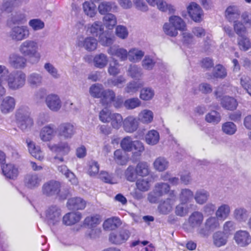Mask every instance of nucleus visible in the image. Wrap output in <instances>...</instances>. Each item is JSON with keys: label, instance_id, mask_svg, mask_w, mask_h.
<instances>
[{"label": "nucleus", "instance_id": "0e129e2a", "mask_svg": "<svg viewBox=\"0 0 251 251\" xmlns=\"http://www.w3.org/2000/svg\"><path fill=\"white\" fill-rule=\"evenodd\" d=\"M238 45L241 50L247 51L251 47L250 39L244 35L239 36L238 39Z\"/></svg>", "mask_w": 251, "mask_h": 251}, {"label": "nucleus", "instance_id": "ea45409f", "mask_svg": "<svg viewBox=\"0 0 251 251\" xmlns=\"http://www.w3.org/2000/svg\"><path fill=\"white\" fill-rule=\"evenodd\" d=\"M115 97V93L113 90L110 89L104 90L101 97L100 98L101 99L100 102L103 106H108L114 101Z\"/></svg>", "mask_w": 251, "mask_h": 251}, {"label": "nucleus", "instance_id": "39448f33", "mask_svg": "<svg viewBox=\"0 0 251 251\" xmlns=\"http://www.w3.org/2000/svg\"><path fill=\"white\" fill-rule=\"evenodd\" d=\"M219 219L216 216H211L206 219L204 226L198 230L201 237L207 238L211 233L220 227Z\"/></svg>", "mask_w": 251, "mask_h": 251}, {"label": "nucleus", "instance_id": "a19ab883", "mask_svg": "<svg viewBox=\"0 0 251 251\" xmlns=\"http://www.w3.org/2000/svg\"><path fill=\"white\" fill-rule=\"evenodd\" d=\"M233 216L237 221L240 223L245 222L248 218V212L246 208L243 207H238L234 210Z\"/></svg>", "mask_w": 251, "mask_h": 251}, {"label": "nucleus", "instance_id": "0eeeda50", "mask_svg": "<svg viewBox=\"0 0 251 251\" xmlns=\"http://www.w3.org/2000/svg\"><path fill=\"white\" fill-rule=\"evenodd\" d=\"M130 235L129 230L121 229L111 232L109 235V241L112 244L121 245L128 240Z\"/></svg>", "mask_w": 251, "mask_h": 251}, {"label": "nucleus", "instance_id": "2eb2a0df", "mask_svg": "<svg viewBox=\"0 0 251 251\" xmlns=\"http://www.w3.org/2000/svg\"><path fill=\"white\" fill-rule=\"evenodd\" d=\"M76 44L79 47L84 48L88 51H92L96 50L98 41L93 37H87L85 38L80 37L77 38Z\"/></svg>", "mask_w": 251, "mask_h": 251}, {"label": "nucleus", "instance_id": "bf43d9fd", "mask_svg": "<svg viewBox=\"0 0 251 251\" xmlns=\"http://www.w3.org/2000/svg\"><path fill=\"white\" fill-rule=\"evenodd\" d=\"M127 74L132 78H138L143 74L142 70L136 65L130 64L127 70Z\"/></svg>", "mask_w": 251, "mask_h": 251}, {"label": "nucleus", "instance_id": "e433bc0d", "mask_svg": "<svg viewBox=\"0 0 251 251\" xmlns=\"http://www.w3.org/2000/svg\"><path fill=\"white\" fill-rule=\"evenodd\" d=\"M27 83L32 88H37L42 85L43 83L42 75L37 73L30 74L27 78Z\"/></svg>", "mask_w": 251, "mask_h": 251}, {"label": "nucleus", "instance_id": "09e8293b", "mask_svg": "<svg viewBox=\"0 0 251 251\" xmlns=\"http://www.w3.org/2000/svg\"><path fill=\"white\" fill-rule=\"evenodd\" d=\"M103 23L107 28L112 29L117 24V18L113 14L108 13L103 17Z\"/></svg>", "mask_w": 251, "mask_h": 251}, {"label": "nucleus", "instance_id": "aec40b11", "mask_svg": "<svg viewBox=\"0 0 251 251\" xmlns=\"http://www.w3.org/2000/svg\"><path fill=\"white\" fill-rule=\"evenodd\" d=\"M187 9L189 16L194 21L198 23L201 21L203 12L198 4L195 2H191Z\"/></svg>", "mask_w": 251, "mask_h": 251}, {"label": "nucleus", "instance_id": "79ce46f5", "mask_svg": "<svg viewBox=\"0 0 251 251\" xmlns=\"http://www.w3.org/2000/svg\"><path fill=\"white\" fill-rule=\"evenodd\" d=\"M101 222V217L99 214H94L86 217L83 221V225L88 227H96Z\"/></svg>", "mask_w": 251, "mask_h": 251}, {"label": "nucleus", "instance_id": "bb28decb", "mask_svg": "<svg viewBox=\"0 0 251 251\" xmlns=\"http://www.w3.org/2000/svg\"><path fill=\"white\" fill-rule=\"evenodd\" d=\"M175 201V199L173 198H168L164 201H161L158 206V211L161 214H168L172 211Z\"/></svg>", "mask_w": 251, "mask_h": 251}, {"label": "nucleus", "instance_id": "37998d69", "mask_svg": "<svg viewBox=\"0 0 251 251\" xmlns=\"http://www.w3.org/2000/svg\"><path fill=\"white\" fill-rule=\"evenodd\" d=\"M159 132L156 130H151L145 135V142L149 145L154 146L156 145L159 142Z\"/></svg>", "mask_w": 251, "mask_h": 251}, {"label": "nucleus", "instance_id": "de8ad7c7", "mask_svg": "<svg viewBox=\"0 0 251 251\" xmlns=\"http://www.w3.org/2000/svg\"><path fill=\"white\" fill-rule=\"evenodd\" d=\"M104 91L103 85L99 83L93 84L89 88L90 95L95 98H100Z\"/></svg>", "mask_w": 251, "mask_h": 251}, {"label": "nucleus", "instance_id": "4468645a", "mask_svg": "<svg viewBox=\"0 0 251 251\" xmlns=\"http://www.w3.org/2000/svg\"><path fill=\"white\" fill-rule=\"evenodd\" d=\"M204 220L203 214L200 211H194L192 212L189 216L187 220V223L191 229L198 230L202 226H201Z\"/></svg>", "mask_w": 251, "mask_h": 251}, {"label": "nucleus", "instance_id": "69168bd1", "mask_svg": "<svg viewBox=\"0 0 251 251\" xmlns=\"http://www.w3.org/2000/svg\"><path fill=\"white\" fill-rule=\"evenodd\" d=\"M137 188L140 191L146 192L150 188V181L148 178H140L136 182Z\"/></svg>", "mask_w": 251, "mask_h": 251}, {"label": "nucleus", "instance_id": "f257e3e1", "mask_svg": "<svg viewBox=\"0 0 251 251\" xmlns=\"http://www.w3.org/2000/svg\"><path fill=\"white\" fill-rule=\"evenodd\" d=\"M38 43L34 40H26L21 43L19 47L20 53L29 58L32 64L38 63L41 59V54L38 51Z\"/></svg>", "mask_w": 251, "mask_h": 251}, {"label": "nucleus", "instance_id": "3c124183", "mask_svg": "<svg viewBox=\"0 0 251 251\" xmlns=\"http://www.w3.org/2000/svg\"><path fill=\"white\" fill-rule=\"evenodd\" d=\"M83 10L84 13L90 18H93L97 14L95 4L88 1H85L83 3Z\"/></svg>", "mask_w": 251, "mask_h": 251}, {"label": "nucleus", "instance_id": "72a5a7b5", "mask_svg": "<svg viewBox=\"0 0 251 251\" xmlns=\"http://www.w3.org/2000/svg\"><path fill=\"white\" fill-rule=\"evenodd\" d=\"M121 224V221L119 218L113 217L105 220L102 226L105 230H113L120 226Z\"/></svg>", "mask_w": 251, "mask_h": 251}, {"label": "nucleus", "instance_id": "9b49d317", "mask_svg": "<svg viewBox=\"0 0 251 251\" xmlns=\"http://www.w3.org/2000/svg\"><path fill=\"white\" fill-rule=\"evenodd\" d=\"M47 107L52 112H58L62 108V102L60 97L56 94H50L45 98Z\"/></svg>", "mask_w": 251, "mask_h": 251}, {"label": "nucleus", "instance_id": "58836bf2", "mask_svg": "<svg viewBox=\"0 0 251 251\" xmlns=\"http://www.w3.org/2000/svg\"><path fill=\"white\" fill-rule=\"evenodd\" d=\"M169 21L176 30L178 31H185L186 30V25L184 20L180 17L177 16H172L169 18Z\"/></svg>", "mask_w": 251, "mask_h": 251}, {"label": "nucleus", "instance_id": "473e14b6", "mask_svg": "<svg viewBox=\"0 0 251 251\" xmlns=\"http://www.w3.org/2000/svg\"><path fill=\"white\" fill-rule=\"evenodd\" d=\"M225 14L229 22L234 23L239 19L240 12L237 6H229L226 8Z\"/></svg>", "mask_w": 251, "mask_h": 251}, {"label": "nucleus", "instance_id": "774afa93", "mask_svg": "<svg viewBox=\"0 0 251 251\" xmlns=\"http://www.w3.org/2000/svg\"><path fill=\"white\" fill-rule=\"evenodd\" d=\"M112 112L107 108H104L99 113V119L103 123H109L113 115Z\"/></svg>", "mask_w": 251, "mask_h": 251}, {"label": "nucleus", "instance_id": "4c0bfd02", "mask_svg": "<svg viewBox=\"0 0 251 251\" xmlns=\"http://www.w3.org/2000/svg\"><path fill=\"white\" fill-rule=\"evenodd\" d=\"M213 244L217 247L226 245L227 242L228 236L222 231H217L213 235Z\"/></svg>", "mask_w": 251, "mask_h": 251}, {"label": "nucleus", "instance_id": "c756f323", "mask_svg": "<svg viewBox=\"0 0 251 251\" xmlns=\"http://www.w3.org/2000/svg\"><path fill=\"white\" fill-rule=\"evenodd\" d=\"M118 8L115 2L104 1L98 5V11L101 15H105L109 12H116Z\"/></svg>", "mask_w": 251, "mask_h": 251}, {"label": "nucleus", "instance_id": "20e7f679", "mask_svg": "<svg viewBox=\"0 0 251 251\" xmlns=\"http://www.w3.org/2000/svg\"><path fill=\"white\" fill-rule=\"evenodd\" d=\"M29 115V109L27 107H22L16 112L18 126L23 131L29 129L33 125V120Z\"/></svg>", "mask_w": 251, "mask_h": 251}, {"label": "nucleus", "instance_id": "7c9ffc66", "mask_svg": "<svg viewBox=\"0 0 251 251\" xmlns=\"http://www.w3.org/2000/svg\"><path fill=\"white\" fill-rule=\"evenodd\" d=\"M103 25L101 22L96 21L86 26V32L94 36H99L103 31Z\"/></svg>", "mask_w": 251, "mask_h": 251}, {"label": "nucleus", "instance_id": "dca6fc26", "mask_svg": "<svg viewBox=\"0 0 251 251\" xmlns=\"http://www.w3.org/2000/svg\"><path fill=\"white\" fill-rule=\"evenodd\" d=\"M55 134V126L50 124L43 126L39 132V138L43 142H50L54 138Z\"/></svg>", "mask_w": 251, "mask_h": 251}, {"label": "nucleus", "instance_id": "f03ea898", "mask_svg": "<svg viewBox=\"0 0 251 251\" xmlns=\"http://www.w3.org/2000/svg\"><path fill=\"white\" fill-rule=\"evenodd\" d=\"M122 150L126 152H132L133 157H139L145 151L144 144L139 140H133L130 136L123 138L120 142Z\"/></svg>", "mask_w": 251, "mask_h": 251}, {"label": "nucleus", "instance_id": "c85d7f7f", "mask_svg": "<svg viewBox=\"0 0 251 251\" xmlns=\"http://www.w3.org/2000/svg\"><path fill=\"white\" fill-rule=\"evenodd\" d=\"M86 201L80 197H74L69 199L67 206L70 209L74 210H83L86 206Z\"/></svg>", "mask_w": 251, "mask_h": 251}, {"label": "nucleus", "instance_id": "c03bdc74", "mask_svg": "<svg viewBox=\"0 0 251 251\" xmlns=\"http://www.w3.org/2000/svg\"><path fill=\"white\" fill-rule=\"evenodd\" d=\"M221 104L225 108L230 110H233L236 108L238 105V103L234 98L225 96L222 99Z\"/></svg>", "mask_w": 251, "mask_h": 251}, {"label": "nucleus", "instance_id": "a18cd8bd", "mask_svg": "<svg viewBox=\"0 0 251 251\" xmlns=\"http://www.w3.org/2000/svg\"><path fill=\"white\" fill-rule=\"evenodd\" d=\"M153 165L156 170L159 172H163L168 168L169 162L163 157H158L155 159Z\"/></svg>", "mask_w": 251, "mask_h": 251}, {"label": "nucleus", "instance_id": "603ef678", "mask_svg": "<svg viewBox=\"0 0 251 251\" xmlns=\"http://www.w3.org/2000/svg\"><path fill=\"white\" fill-rule=\"evenodd\" d=\"M114 37L108 32L103 31L99 36V41L103 46H111L114 42Z\"/></svg>", "mask_w": 251, "mask_h": 251}, {"label": "nucleus", "instance_id": "423d86ee", "mask_svg": "<svg viewBox=\"0 0 251 251\" xmlns=\"http://www.w3.org/2000/svg\"><path fill=\"white\" fill-rule=\"evenodd\" d=\"M30 35L29 30L26 26L17 25L12 27L8 33V37L14 41H21L28 38Z\"/></svg>", "mask_w": 251, "mask_h": 251}, {"label": "nucleus", "instance_id": "a878e982", "mask_svg": "<svg viewBox=\"0 0 251 251\" xmlns=\"http://www.w3.org/2000/svg\"><path fill=\"white\" fill-rule=\"evenodd\" d=\"M26 143L29 152L32 156L40 161L44 159V155L40 146H36L35 143L30 140H26Z\"/></svg>", "mask_w": 251, "mask_h": 251}, {"label": "nucleus", "instance_id": "13d9d810", "mask_svg": "<svg viewBox=\"0 0 251 251\" xmlns=\"http://www.w3.org/2000/svg\"><path fill=\"white\" fill-rule=\"evenodd\" d=\"M124 119L122 116L117 113H113L110 121L113 128L119 129L123 124Z\"/></svg>", "mask_w": 251, "mask_h": 251}, {"label": "nucleus", "instance_id": "f704fd0d", "mask_svg": "<svg viewBox=\"0 0 251 251\" xmlns=\"http://www.w3.org/2000/svg\"><path fill=\"white\" fill-rule=\"evenodd\" d=\"M231 208L230 206L226 203H223L219 206L216 211V216L220 220L224 221L230 215Z\"/></svg>", "mask_w": 251, "mask_h": 251}, {"label": "nucleus", "instance_id": "338daca9", "mask_svg": "<svg viewBox=\"0 0 251 251\" xmlns=\"http://www.w3.org/2000/svg\"><path fill=\"white\" fill-rule=\"evenodd\" d=\"M194 196L193 192L189 189H182L179 195L181 202L187 203Z\"/></svg>", "mask_w": 251, "mask_h": 251}, {"label": "nucleus", "instance_id": "412c9836", "mask_svg": "<svg viewBox=\"0 0 251 251\" xmlns=\"http://www.w3.org/2000/svg\"><path fill=\"white\" fill-rule=\"evenodd\" d=\"M41 181V176L35 173L27 174L24 179L25 186L31 189L38 187L40 185Z\"/></svg>", "mask_w": 251, "mask_h": 251}, {"label": "nucleus", "instance_id": "f8f14e48", "mask_svg": "<svg viewBox=\"0 0 251 251\" xmlns=\"http://www.w3.org/2000/svg\"><path fill=\"white\" fill-rule=\"evenodd\" d=\"M75 132V126L71 123H63L58 127V135L65 139H71Z\"/></svg>", "mask_w": 251, "mask_h": 251}, {"label": "nucleus", "instance_id": "c9c22d12", "mask_svg": "<svg viewBox=\"0 0 251 251\" xmlns=\"http://www.w3.org/2000/svg\"><path fill=\"white\" fill-rule=\"evenodd\" d=\"M108 62L107 56L102 53L96 54L93 59L94 66L99 69H103L105 68Z\"/></svg>", "mask_w": 251, "mask_h": 251}, {"label": "nucleus", "instance_id": "5fc2aeb1", "mask_svg": "<svg viewBox=\"0 0 251 251\" xmlns=\"http://www.w3.org/2000/svg\"><path fill=\"white\" fill-rule=\"evenodd\" d=\"M170 186L166 183H158L155 185L154 190L155 194L162 197L170 191Z\"/></svg>", "mask_w": 251, "mask_h": 251}, {"label": "nucleus", "instance_id": "e2e57ef3", "mask_svg": "<svg viewBox=\"0 0 251 251\" xmlns=\"http://www.w3.org/2000/svg\"><path fill=\"white\" fill-rule=\"evenodd\" d=\"M221 120V117L220 113L216 111H212L205 116V120L210 123L216 124L219 123Z\"/></svg>", "mask_w": 251, "mask_h": 251}, {"label": "nucleus", "instance_id": "6ab92c4d", "mask_svg": "<svg viewBox=\"0 0 251 251\" xmlns=\"http://www.w3.org/2000/svg\"><path fill=\"white\" fill-rule=\"evenodd\" d=\"M139 124L138 119L134 116L129 115L124 119L123 128L126 132L132 133L138 128Z\"/></svg>", "mask_w": 251, "mask_h": 251}, {"label": "nucleus", "instance_id": "ddd939ff", "mask_svg": "<svg viewBox=\"0 0 251 251\" xmlns=\"http://www.w3.org/2000/svg\"><path fill=\"white\" fill-rule=\"evenodd\" d=\"M8 63L14 69H24L27 66V60L19 53H13L9 56Z\"/></svg>", "mask_w": 251, "mask_h": 251}, {"label": "nucleus", "instance_id": "8fccbe9b", "mask_svg": "<svg viewBox=\"0 0 251 251\" xmlns=\"http://www.w3.org/2000/svg\"><path fill=\"white\" fill-rule=\"evenodd\" d=\"M222 130L226 135H232L236 132L237 127L236 125L233 122H226L223 124Z\"/></svg>", "mask_w": 251, "mask_h": 251}, {"label": "nucleus", "instance_id": "f3484780", "mask_svg": "<svg viewBox=\"0 0 251 251\" xmlns=\"http://www.w3.org/2000/svg\"><path fill=\"white\" fill-rule=\"evenodd\" d=\"M3 96L0 100V110L3 114H6L12 112L15 109L16 100L11 96Z\"/></svg>", "mask_w": 251, "mask_h": 251}, {"label": "nucleus", "instance_id": "cd10ccee", "mask_svg": "<svg viewBox=\"0 0 251 251\" xmlns=\"http://www.w3.org/2000/svg\"><path fill=\"white\" fill-rule=\"evenodd\" d=\"M154 113L153 111L149 109H142L138 115L139 122L144 125H149L153 121Z\"/></svg>", "mask_w": 251, "mask_h": 251}, {"label": "nucleus", "instance_id": "5701e85b", "mask_svg": "<svg viewBox=\"0 0 251 251\" xmlns=\"http://www.w3.org/2000/svg\"><path fill=\"white\" fill-rule=\"evenodd\" d=\"M9 73V71L5 66L0 65V100L6 95V89L5 86Z\"/></svg>", "mask_w": 251, "mask_h": 251}, {"label": "nucleus", "instance_id": "a211bd4d", "mask_svg": "<svg viewBox=\"0 0 251 251\" xmlns=\"http://www.w3.org/2000/svg\"><path fill=\"white\" fill-rule=\"evenodd\" d=\"M107 51L110 55L117 57L121 61H125L128 59V50L118 45L110 46Z\"/></svg>", "mask_w": 251, "mask_h": 251}, {"label": "nucleus", "instance_id": "864d4df0", "mask_svg": "<svg viewBox=\"0 0 251 251\" xmlns=\"http://www.w3.org/2000/svg\"><path fill=\"white\" fill-rule=\"evenodd\" d=\"M141 103L138 98H132L126 100L124 102V106L127 110H132L140 106Z\"/></svg>", "mask_w": 251, "mask_h": 251}, {"label": "nucleus", "instance_id": "6e6552de", "mask_svg": "<svg viewBox=\"0 0 251 251\" xmlns=\"http://www.w3.org/2000/svg\"><path fill=\"white\" fill-rule=\"evenodd\" d=\"M233 239L239 247L245 248L251 244V235L246 230L240 229L236 231L234 234Z\"/></svg>", "mask_w": 251, "mask_h": 251}, {"label": "nucleus", "instance_id": "680f3d73", "mask_svg": "<svg viewBox=\"0 0 251 251\" xmlns=\"http://www.w3.org/2000/svg\"><path fill=\"white\" fill-rule=\"evenodd\" d=\"M155 5L157 8L163 12L168 11L170 13H174L175 11L174 7L171 4H167L164 0H157L155 2Z\"/></svg>", "mask_w": 251, "mask_h": 251}, {"label": "nucleus", "instance_id": "1a4fd4ad", "mask_svg": "<svg viewBox=\"0 0 251 251\" xmlns=\"http://www.w3.org/2000/svg\"><path fill=\"white\" fill-rule=\"evenodd\" d=\"M60 189L61 184L59 181L50 180L43 184L42 186V193L46 196H53L59 193Z\"/></svg>", "mask_w": 251, "mask_h": 251}, {"label": "nucleus", "instance_id": "2f4dec72", "mask_svg": "<svg viewBox=\"0 0 251 251\" xmlns=\"http://www.w3.org/2000/svg\"><path fill=\"white\" fill-rule=\"evenodd\" d=\"M82 218L80 212H70L67 213L63 217V223L67 226H71L78 222Z\"/></svg>", "mask_w": 251, "mask_h": 251}, {"label": "nucleus", "instance_id": "49530a36", "mask_svg": "<svg viewBox=\"0 0 251 251\" xmlns=\"http://www.w3.org/2000/svg\"><path fill=\"white\" fill-rule=\"evenodd\" d=\"M209 196V193L204 189L197 190L194 195V199L197 203L202 204L206 202Z\"/></svg>", "mask_w": 251, "mask_h": 251}, {"label": "nucleus", "instance_id": "b1692460", "mask_svg": "<svg viewBox=\"0 0 251 251\" xmlns=\"http://www.w3.org/2000/svg\"><path fill=\"white\" fill-rule=\"evenodd\" d=\"M3 175L7 178L11 179H16L19 175V170L13 164H6L1 166Z\"/></svg>", "mask_w": 251, "mask_h": 251}, {"label": "nucleus", "instance_id": "4be33fe9", "mask_svg": "<svg viewBox=\"0 0 251 251\" xmlns=\"http://www.w3.org/2000/svg\"><path fill=\"white\" fill-rule=\"evenodd\" d=\"M48 147L50 151L67 155L71 151V147L67 142H61L58 144H49Z\"/></svg>", "mask_w": 251, "mask_h": 251}, {"label": "nucleus", "instance_id": "4d7b16f0", "mask_svg": "<svg viewBox=\"0 0 251 251\" xmlns=\"http://www.w3.org/2000/svg\"><path fill=\"white\" fill-rule=\"evenodd\" d=\"M154 94V91L152 88L145 87L140 91V98L144 101L150 100L153 98Z\"/></svg>", "mask_w": 251, "mask_h": 251}, {"label": "nucleus", "instance_id": "052dcab7", "mask_svg": "<svg viewBox=\"0 0 251 251\" xmlns=\"http://www.w3.org/2000/svg\"><path fill=\"white\" fill-rule=\"evenodd\" d=\"M240 84L242 87L251 97V79L245 75L241 76L240 79Z\"/></svg>", "mask_w": 251, "mask_h": 251}, {"label": "nucleus", "instance_id": "6e6d98bb", "mask_svg": "<svg viewBox=\"0 0 251 251\" xmlns=\"http://www.w3.org/2000/svg\"><path fill=\"white\" fill-rule=\"evenodd\" d=\"M135 169L137 175L140 176H145L150 173L149 165L146 162H139Z\"/></svg>", "mask_w": 251, "mask_h": 251}, {"label": "nucleus", "instance_id": "393cba45", "mask_svg": "<svg viewBox=\"0 0 251 251\" xmlns=\"http://www.w3.org/2000/svg\"><path fill=\"white\" fill-rule=\"evenodd\" d=\"M145 55V52L139 48L133 47L128 50V60L129 62L136 63L141 61Z\"/></svg>", "mask_w": 251, "mask_h": 251}, {"label": "nucleus", "instance_id": "7ed1b4c3", "mask_svg": "<svg viewBox=\"0 0 251 251\" xmlns=\"http://www.w3.org/2000/svg\"><path fill=\"white\" fill-rule=\"evenodd\" d=\"M26 79V75L25 73L20 70L14 71L9 72L6 83L10 90H17L25 85Z\"/></svg>", "mask_w": 251, "mask_h": 251}, {"label": "nucleus", "instance_id": "9d476101", "mask_svg": "<svg viewBox=\"0 0 251 251\" xmlns=\"http://www.w3.org/2000/svg\"><path fill=\"white\" fill-rule=\"evenodd\" d=\"M46 218L50 226L58 224L61 220V210L56 206H51L46 211Z\"/></svg>", "mask_w": 251, "mask_h": 251}]
</instances>
